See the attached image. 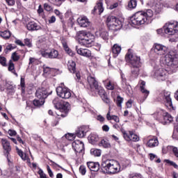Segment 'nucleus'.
<instances>
[{"label": "nucleus", "mask_w": 178, "mask_h": 178, "mask_svg": "<svg viewBox=\"0 0 178 178\" xmlns=\"http://www.w3.org/2000/svg\"><path fill=\"white\" fill-rule=\"evenodd\" d=\"M76 38L80 45L90 47V45L94 42L95 36L92 33H90L87 31H80L76 33Z\"/></svg>", "instance_id": "nucleus-3"}, {"label": "nucleus", "mask_w": 178, "mask_h": 178, "mask_svg": "<svg viewBox=\"0 0 178 178\" xmlns=\"http://www.w3.org/2000/svg\"><path fill=\"white\" fill-rule=\"evenodd\" d=\"M172 152H173L175 156H176V158L178 160V148L175 147V146H173V147H172Z\"/></svg>", "instance_id": "nucleus-57"}, {"label": "nucleus", "mask_w": 178, "mask_h": 178, "mask_svg": "<svg viewBox=\"0 0 178 178\" xmlns=\"http://www.w3.org/2000/svg\"><path fill=\"white\" fill-rule=\"evenodd\" d=\"M174 146H167L163 147L162 149L163 154H168V152H170V151H172Z\"/></svg>", "instance_id": "nucleus-47"}, {"label": "nucleus", "mask_w": 178, "mask_h": 178, "mask_svg": "<svg viewBox=\"0 0 178 178\" xmlns=\"http://www.w3.org/2000/svg\"><path fill=\"white\" fill-rule=\"evenodd\" d=\"M107 26L111 30L118 31L123 27V23L119 19H117L114 16H108L106 20Z\"/></svg>", "instance_id": "nucleus-5"}, {"label": "nucleus", "mask_w": 178, "mask_h": 178, "mask_svg": "<svg viewBox=\"0 0 178 178\" xmlns=\"http://www.w3.org/2000/svg\"><path fill=\"white\" fill-rule=\"evenodd\" d=\"M89 141H90L91 144H95L98 140H99V138L98 137V135L95 134H91L89 138Z\"/></svg>", "instance_id": "nucleus-37"}, {"label": "nucleus", "mask_w": 178, "mask_h": 178, "mask_svg": "<svg viewBox=\"0 0 178 178\" xmlns=\"http://www.w3.org/2000/svg\"><path fill=\"white\" fill-rule=\"evenodd\" d=\"M12 58L14 62H17V60L20 59V56H19V55H17V53L16 52L13 53Z\"/></svg>", "instance_id": "nucleus-54"}, {"label": "nucleus", "mask_w": 178, "mask_h": 178, "mask_svg": "<svg viewBox=\"0 0 178 178\" xmlns=\"http://www.w3.org/2000/svg\"><path fill=\"white\" fill-rule=\"evenodd\" d=\"M88 131V127L86 126H82L76 129L75 136H76V137H79V138H83V137H86V134H87Z\"/></svg>", "instance_id": "nucleus-19"}, {"label": "nucleus", "mask_w": 178, "mask_h": 178, "mask_svg": "<svg viewBox=\"0 0 178 178\" xmlns=\"http://www.w3.org/2000/svg\"><path fill=\"white\" fill-rule=\"evenodd\" d=\"M100 147H104V148H109L111 147V143L107 140L103 139L99 143Z\"/></svg>", "instance_id": "nucleus-42"}, {"label": "nucleus", "mask_w": 178, "mask_h": 178, "mask_svg": "<svg viewBox=\"0 0 178 178\" xmlns=\"http://www.w3.org/2000/svg\"><path fill=\"white\" fill-rule=\"evenodd\" d=\"M54 12L55 15H56V16H58V17H60V19H62V17H63L62 13H60V11H59V10L55 9Z\"/></svg>", "instance_id": "nucleus-60"}, {"label": "nucleus", "mask_w": 178, "mask_h": 178, "mask_svg": "<svg viewBox=\"0 0 178 178\" xmlns=\"http://www.w3.org/2000/svg\"><path fill=\"white\" fill-rule=\"evenodd\" d=\"M55 22H56V17H55V16L54 15L49 19V23L50 24H51L52 23H55Z\"/></svg>", "instance_id": "nucleus-61"}, {"label": "nucleus", "mask_w": 178, "mask_h": 178, "mask_svg": "<svg viewBox=\"0 0 178 178\" xmlns=\"http://www.w3.org/2000/svg\"><path fill=\"white\" fill-rule=\"evenodd\" d=\"M97 120L100 122V123H104L105 122V118H104L102 115H99L97 117Z\"/></svg>", "instance_id": "nucleus-58"}, {"label": "nucleus", "mask_w": 178, "mask_h": 178, "mask_svg": "<svg viewBox=\"0 0 178 178\" xmlns=\"http://www.w3.org/2000/svg\"><path fill=\"white\" fill-rule=\"evenodd\" d=\"M8 70L9 72H11L15 74V76H17V73H16V71L15 70V64L12 60H10L9 64H8Z\"/></svg>", "instance_id": "nucleus-40"}, {"label": "nucleus", "mask_w": 178, "mask_h": 178, "mask_svg": "<svg viewBox=\"0 0 178 178\" xmlns=\"http://www.w3.org/2000/svg\"><path fill=\"white\" fill-rule=\"evenodd\" d=\"M154 51L156 55L162 56V55L168 54V47L161 44H155Z\"/></svg>", "instance_id": "nucleus-12"}, {"label": "nucleus", "mask_w": 178, "mask_h": 178, "mask_svg": "<svg viewBox=\"0 0 178 178\" xmlns=\"http://www.w3.org/2000/svg\"><path fill=\"white\" fill-rule=\"evenodd\" d=\"M128 6L130 9H134L137 6V0H130Z\"/></svg>", "instance_id": "nucleus-46"}, {"label": "nucleus", "mask_w": 178, "mask_h": 178, "mask_svg": "<svg viewBox=\"0 0 178 178\" xmlns=\"http://www.w3.org/2000/svg\"><path fill=\"white\" fill-rule=\"evenodd\" d=\"M65 138H67V140H69V141H72L74 140V138H76V135L74 134H65Z\"/></svg>", "instance_id": "nucleus-48"}, {"label": "nucleus", "mask_w": 178, "mask_h": 178, "mask_svg": "<svg viewBox=\"0 0 178 178\" xmlns=\"http://www.w3.org/2000/svg\"><path fill=\"white\" fill-rule=\"evenodd\" d=\"M103 83L106 90H109L111 91H113V90H115V88L116 87V83L111 80L110 79H107L103 81Z\"/></svg>", "instance_id": "nucleus-23"}, {"label": "nucleus", "mask_w": 178, "mask_h": 178, "mask_svg": "<svg viewBox=\"0 0 178 178\" xmlns=\"http://www.w3.org/2000/svg\"><path fill=\"white\" fill-rule=\"evenodd\" d=\"M88 83L90 86V90L94 91V89L96 87H98V81L95 79L94 76H88Z\"/></svg>", "instance_id": "nucleus-26"}, {"label": "nucleus", "mask_w": 178, "mask_h": 178, "mask_svg": "<svg viewBox=\"0 0 178 178\" xmlns=\"http://www.w3.org/2000/svg\"><path fill=\"white\" fill-rule=\"evenodd\" d=\"M87 165L92 172H98V170H99V163H94L90 161L87 163Z\"/></svg>", "instance_id": "nucleus-27"}, {"label": "nucleus", "mask_w": 178, "mask_h": 178, "mask_svg": "<svg viewBox=\"0 0 178 178\" xmlns=\"http://www.w3.org/2000/svg\"><path fill=\"white\" fill-rule=\"evenodd\" d=\"M164 64L169 67H178V58L176 53L173 51H169L164 57Z\"/></svg>", "instance_id": "nucleus-4"}, {"label": "nucleus", "mask_w": 178, "mask_h": 178, "mask_svg": "<svg viewBox=\"0 0 178 178\" xmlns=\"http://www.w3.org/2000/svg\"><path fill=\"white\" fill-rule=\"evenodd\" d=\"M159 142L156 138H153L149 140L147 143V147L149 148H154V147H158Z\"/></svg>", "instance_id": "nucleus-30"}, {"label": "nucleus", "mask_w": 178, "mask_h": 178, "mask_svg": "<svg viewBox=\"0 0 178 178\" xmlns=\"http://www.w3.org/2000/svg\"><path fill=\"white\" fill-rule=\"evenodd\" d=\"M154 76L159 81H165L168 79V71L161 66H156L153 71Z\"/></svg>", "instance_id": "nucleus-9"}, {"label": "nucleus", "mask_w": 178, "mask_h": 178, "mask_svg": "<svg viewBox=\"0 0 178 178\" xmlns=\"http://www.w3.org/2000/svg\"><path fill=\"white\" fill-rule=\"evenodd\" d=\"M94 12H97L99 15L104 12V3H102V1L100 0L97 2L94 8Z\"/></svg>", "instance_id": "nucleus-29"}, {"label": "nucleus", "mask_w": 178, "mask_h": 178, "mask_svg": "<svg viewBox=\"0 0 178 178\" xmlns=\"http://www.w3.org/2000/svg\"><path fill=\"white\" fill-rule=\"evenodd\" d=\"M113 129H115L116 130H120V131H122V130H124L122 127V125L120 124H119V122H116L115 124H114L113 125Z\"/></svg>", "instance_id": "nucleus-52"}, {"label": "nucleus", "mask_w": 178, "mask_h": 178, "mask_svg": "<svg viewBox=\"0 0 178 178\" xmlns=\"http://www.w3.org/2000/svg\"><path fill=\"white\" fill-rule=\"evenodd\" d=\"M118 6H119V3H114L113 4H111L110 6L108 7V9H115V8H118Z\"/></svg>", "instance_id": "nucleus-63"}, {"label": "nucleus", "mask_w": 178, "mask_h": 178, "mask_svg": "<svg viewBox=\"0 0 178 178\" xmlns=\"http://www.w3.org/2000/svg\"><path fill=\"white\" fill-rule=\"evenodd\" d=\"M163 98L167 108H173L172 98L170 97V92L164 90L163 92Z\"/></svg>", "instance_id": "nucleus-15"}, {"label": "nucleus", "mask_w": 178, "mask_h": 178, "mask_svg": "<svg viewBox=\"0 0 178 178\" xmlns=\"http://www.w3.org/2000/svg\"><path fill=\"white\" fill-rule=\"evenodd\" d=\"M35 97L40 99H45L48 97V92L44 88H38L35 92Z\"/></svg>", "instance_id": "nucleus-24"}, {"label": "nucleus", "mask_w": 178, "mask_h": 178, "mask_svg": "<svg viewBox=\"0 0 178 178\" xmlns=\"http://www.w3.org/2000/svg\"><path fill=\"white\" fill-rule=\"evenodd\" d=\"M96 92H98L99 95L102 99V101L105 102L106 104H109L111 101L108 98V96H106V92H105V90L102 86H99V85L97 86L95 89Z\"/></svg>", "instance_id": "nucleus-13"}, {"label": "nucleus", "mask_w": 178, "mask_h": 178, "mask_svg": "<svg viewBox=\"0 0 178 178\" xmlns=\"http://www.w3.org/2000/svg\"><path fill=\"white\" fill-rule=\"evenodd\" d=\"M6 2L9 6H13L15 5V0H6Z\"/></svg>", "instance_id": "nucleus-64"}, {"label": "nucleus", "mask_w": 178, "mask_h": 178, "mask_svg": "<svg viewBox=\"0 0 178 178\" xmlns=\"http://www.w3.org/2000/svg\"><path fill=\"white\" fill-rule=\"evenodd\" d=\"M76 51L81 56H85V58H91L92 56L91 51L88 49L79 48V46H76Z\"/></svg>", "instance_id": "nucleus-17"}, {"label": "nucleus", "mask_w": 178, "mask_h": 178, "mask_svg": "<svg viewBox=\"0 0 178 178\" xmlns=\"http://www.w3.org/2000/svg\"><path fill=\"white\" fill-rule=\"evenodd\" d=\"M131 178H143V175H141V174L135 173L131 175Z\"/></svg>", "instance_id": "nucleus-62"}, {"label": "nucleus", "mask_w": 178, "mask_h": 178, "mask_svg": "<svg viewBox=\"0 0 178 178\" xmlns=\"http://www.w3.org/2000/svg\"><path fill=\"white\" fill-rule=\"evenodd\" d=\"M121 132L123 134V138L126 141H128V143H130V141H133L134 143L140 141V137H138L137 134L133 133L131 131H129L127 133L124 129H121Z\"/></svg>", "instance_id": "nucleus-11"}, {"label": "nucleus", "mask_w": 178, "mask_h": 178, "mask_svg": "<svg viewBox=\"0 0 178 178\" xmlns=\"http://www.w3.org/2000/svg\"><path fill=\"white\" fill-rule=\"evenodd\" d=\"M44 104H45V99L44 98H38L33 100V105L35 106H42Z\"/></svg>", "instance_id": "nucleus-35"}, {"label": "nucleus", "mask_w": 178, "mask_h": 178, "mask_svg": "<svg viewBox=\"0 0 178 178\" xmlns=\"http://www.w3.org/2000/svg\"><path fill=\"white\" fill-rule=\"evenodd\" d=\"M0 35L3 38H4V40H8V39L10 38V31H4L3 32H0Z\"/></svg>", "instance_id": "nucleus-41"}, {"label": "nucleus", "mask_w": 178, "mask_h": 178, "mask_svg": "<svg viewBox=\"0 0 178 178\" xmlns=\"http://www.w3.org/2000/svg\"><path fill=\"white\" fill-rule=\"evenodd\" d=\"M124 74H121V78L122 80V88H124L125 92L128 94V95H131L133 94V90L131 89V86L130 85H127L126 82V79L123 78Z\"/></svg>", "instance_id": "nucleus-22"}, {"label": "nucleus", "mask_w": 178, "mask_h": 178, "mask_svg": "<svg viewBox=\"0 0 178 178\" xmlns=\"http://www.w3.org/2000/svg\"><path fill=\"white\" fill-rule=\"evenodd\" d=\"M163 29L165 34H167V35H175L178 33V22H168L165 24Z\"/></svg>", "instance_id": "nucleus-6"}, {"label": "nucleus", "mask_w": 178, "mask_h": 178, "mask_svg": "<svg viewBox=\"0 0 178 178\" xmlns=\"http://www.w3.org/2000/svg\"><path fill=\"white\" fill-rule=\"evenodd\" d=\"M1 144H2L4 151H6L7 152V159H8V162H10V160L9 159V152H10V151L12 149V148L10 147V143H9V141H8V140H6L5 138H2Z\"/></svg>", "instance_id": "nucleus-20"}, {"label": "nucleus", "mask_w": 178, "mask_h": 178, "mask_svg": "<svg viewBox=\"0 0 178 178\" xmlns=\"http://www.w3.org/2000/svg\"><path fill=\"white\" fill-rule=\"evenodd\" d=\"M72 148L75 152L81 154L84 151V143L79 140H74L72 143Z\"/></svg>", "instance_id": "nucleus-14"}, {"label": "nucleus", "mask_w": 178, "mask_h": 178, "mask_svg": "<svg viewBox=\"0 0 178 178\" xmlns=\"http://www.w3.org/2000/svg\"><path fill=\"white\" fill-rule=\"evenodd\" d=\"M90 154L93 156H101V149L92 148L90 149Z\"/></svg>", "instance_id": "nucleus-39"}, {"label": "nucleus", "mask_w": 178, "mask_h": 178, "mask_svg": "<svg viewBox=\"0 0 178 178\" xmlns=\"http://www.w3.org/2000/svg\"><path fill=\"white\" fill-rule=\"evenodd\" d=\"M139 86L140 92H142V94H144V97L142 100V102H144L148 97V95H149V90L145 88V81H140Z\"/></svg>", "instance_id": "nucleus-18"}, {"label": "nucleus", "mask_w": 178, "mask_h": 178, "mask_svg": "<svg viewBox=\"0 0 178 178\" xmlns=\"http://www.w3.org/2000/svg\"><path fill=\"white\" fill-rule=\"evenodd\" d=\"M50 3H52L55 6H60L62 3L65 2L66 0H48Z\"/></svg>", "instance_id": "nucleus-43"}, {"label": "nucleus", "mask_w": 178, "mask_h": 178, "mask_svg": "<svg viewBox=\"0 0 178 178\" xmlns=\"http://www.w3.org/2000/svg\"><path fill=\"white\" fill-rule=\"evenodd\" d=\"M79 173L82 175V176H84L86 173H87V170L84 165H81L79 167Z\"/></svg>", "instance_id": "nucleus-50"}, {"label": "nucleus", "mask_w": 178, "mask_h": 178, "mask_svg": "<svg viewBox=\"0 0 178 178\" xmlns=\"http://www.w3.org/2000/svg\"><path fill=\"white\" fill-rule=\"evenodd\" d=\"M77 22L80 27H90L91 26V22L87 17H80L77 19Z\"/></svg>", "instance_id": "nucleus-21"}, {"label": "nucleus", "mask_w": 178, "mask_h": 178, "mask_svg": "<svg viewBox=\"0 0 178 178\" xmlns=\"http://www.w3.org/2000/svg\"><path fill=\"white\" fill-rule=\"evenodd\" d=\"M140 67H133L131 70V74L134 76V77L138 76V72H140V69H138Z\"/></svg>", "instance_id": "nucleus-45"}, {"label": "nucleus", "mask_w": 178, "mask_h": 178, "mask_svg": "<svg viewBox=\"0 0 178 178\" xmlns=\"http://www.w3.org/2000/svg\"><path fill=\"white\" fill-rule=\"evenodd\" d=\"M49 58L50 59H55L56 58H58L59 55V52H58L57 50L51 49V51H49Z\"/></svg>", "instance_id": "nucleus-38"}, {"label": "nucleus", "mask_w": 178, "mask_h": 178, "mask_svg": "<svg viewBox=\"0 0 178 178\" xmlns=\"http://www.w3.org/2000/svg\"><path fill=\"white\" fill-rule=\"evenodd\" d=\"M106 119L107 120H114L115 123H119V122H120V120L118 115H111V107H109V111L106 114Z\"/></svg>", "instance_id": "nucleus-31"}, {"label": "nucleus", "mask_w": 178, "mask_h": 178, "mask_svg": "<svg viewBox=\"0 0 178 178\" xmlns=\"http://www.w3.org/2000/svg\"><path fill=\"white\" fill-rule=\"evenodd\" d=\"M20 86L22 87V91L24 92L25 87H26V83L24 81V78H23V77H21Z\"/></svg>", "instance_id": "nucleus-53"}, {"label": "nucleus", "mask_w": 178, "mask_h": 178, "mask_svg": "<svg viewBox=\"0 0 178 178\" xmlns=\"http://www.w3.org/2000/svg\"><path fill=\"white\" fill-rule=\"evenodd\" d=\"M0 63L2 66H6V58L3 56H0Z\"/></svg>", "instance_id": "nucleus-56"}, {"label": "nucleus", "mask_w": 178, "mask_h": 178, "mask_svg": "<svg viewBox=\"0 0 178 178\" xmlns=\"http://www.w3.org/2000/svg\"><path fill=\"white\" fill-rule=\"evenodd\" d=\"M26 29L29 31H37L41 30V26L35 22H30L26 24Z\"/></svg>", "instance_id": "nucleus-25"}, {"label": "nucleus", "mask_w": 178, "mask_h": 178, "mask_svg": "<svg viewBox=\"0 0 178 178\" xmlns=\"http://www.w3.org/2000/svg\"><path fill=\"white\" fill-rule=\"evenodd\" d=\"M125 59L128 63H130L133 67H140L141 66V59L137 54L131 53L130 50L128 51L125 56Z\"/></svg>", "instance_id": "nucleus-7"}, {"label": "nucleus", "mask_w": 178, "mask_h": 178, "mask_svg": "<svg viewBox=\"0 0 178 178\" xmlns=\"http://www.w3.org/2000/svg\"><path fill=\"white\" fill-rule=\"evenodd\" d=\"M41 55L44 58H49V52H47V51H41Z\"/></svg>", "instance_id": "nucleus-59"}, {"label": "nucleus", "mask_w": 178, "mask_h": 178, "mask_svg": "<svg viewBox=\"0 0 178 178\" xmlns=\"http://www.w3.org/2000/svg\"><path fill=\"white\" fill-rule=\"evenodd\" d=\"M163 120L164 121L163 122V123H172V122H173V117H172V115H170V114L168 113H164Z\"/></svg>", "instance_id": "nucleus-34"}, {"label": "nucleus", "mask_w": 178, "mask_h": 178, "mask_svg": "<svg viewBox=\"0 0 178 178\" xmlns=\"http://www.w3.org/2000/svg\"><path fill=\"white\" fill-rule=\"evenodd\" d=\"M123 103V98L120 96L117 97V105L120 108H122V104Z\"/></svg>", "instance_id": "nucleus-51"}, {"label": "nucleus", "mask_w": 178, "mask_h": 178, "mask_svg": "<svg viewBox=\"0 0 178 178\" xmlns=\"http://www.w3.org/2000/svg\"><path fill=\"white\" fill-rule=\"evenodd\" d=\"M44 10H47V12H51V10H52V6H49V4L45 3L44 4Z\"/></svg>", "instance_id": "nucleus-55"}, {"label": "nucleus", "mask_w": 178, "mask_h": 178, "mask_svg": "<svg viewBox=\"0 0 178 178\" xmlns=\"http://www.w3.org/2000/svg\"><path fill=\"white\" fill-rule=\"evenodd\" d=\"M24 44L28 47V48H31V47H33V44L31 43V41H30V39L29 38L24 39Z\"/></svg>", "instance_id": "nucleus-49"}, {"label": "nucleus", "mask_w": 178, "mask_h": 178, "mask_svg": "<svg viewBox=\"0 0 178 178\" xmlns=\"http://www.w3.org/2000/svg\"><path fill=\"white\" fill-rule=\"evenodd\" d=\"M17 154L22 159V161H26L28 163H31V162L30 161V158L27 156L26 153H24L23 151L20 149H17Z\"/></svg>", "instance_id": "nucleus-32"}, {"label": "nucleus", "mask_w": 178, "mask_h": 178, "mask_svg": "<svg viewBox=\"0 0 178 178\" xmlns=\"http://www.w3.org/2000/svg\"><path fill=\"white\" fill-rule=\"evenodd\" d=\"M53 104L55 106V108H56V109H59L60 112H64L65 115L63 114H60V115H58V116H61L62 118H65L66 116V113H67V112H69V102H64L63 104H61L60 102H59V98L56 97L54 100H53Z\"/></svg>", "instance_id": "nucleus-8"}, {"label": "nucleus", "mask_w": 178, "mask_h": 178, "mask_svg": "<svg viewBox=\"0 0 178 178\" xmlns=\"http://www.w3.org/2000/svg\"><path fill=\"white\" fill-rule=\"evenodd\" d=\"M154 16V11L148 9L144 11H138L131 17V23L133 26H141L145 24L147 22H149Z\"/></svg>", "instance_id": "nucleus-1"}, {"label": "nucleus", "mask_w": 178, "mask_h": 178, "mask_svg": "<svg viewBox=\"0 0 178 178\" xmlns=\"http://www.w3.org/2000/svg\"><path fill=\"white\" fill-rule=\"evenodd\" d=\"M101 168L104 173L108 175H116L121 170L120 163L113 159H103Z\"/></svg>", "instance_id": "nucleus-2"}, {"label": "nucleus", "mask_w": 178, "mask_h": 178, "mask_svg": "<svg viewBox=\"0 0 178 178\" xmlns=\"http://www.w3.org/2000/svg\"><path fill=\"white\" fill-rule=\"evenodd\" d=\"M56 92L58 97H60V98H63V99H69V98L72 97V92H70V89L65 86H58L56 88Z\"/></svg>", "instance_id": "nucleus-10"}, {"label": "nucleus", "mask_w": 178, "mask_h": 178, "mask_svg": "<svg viewBox=\"0 0 178 178\" xmlns=\"http://www.w3.org/2000/svg\"><path fill=\"white\" fill-rule=\"evenodd\" d=\"M149 5L156 13H159L162 10V3L158 0H150Z\"/></svg>", "instance_id": "nucleus-16"}, {"label": "nucleus", "mask_w": 178, "mask_h": 178, "mask_svg": "<svg viewBox=\"0 0 178 178\" xmlns=\"http://www.w3.org/2000/svg\"><path fill=\"white\" fill-rule=\"evenodd\" d=\"M67 67L71 73H74V72H76V63L72 60H69Z\"/></svg>", "instance_id": "nucleus-33"}, {"label": "nucleus", "mask_w": 178, "mask_h": 178, "mask_svg": "<svg viewBox=\"0 0 178 178\" xmlns=\"http://www.w3.org/2000/svg\"><path fill=\"white\" fill-rule=\"evenodd\" d=\"M63 47L65 51L67 52V54H68V55H70V56H73L74 55L73 51L70 50V49L69 48L66 42H63Z\"/></svg>", "instance_id": "nucleus-44"}, {"label": "nucleus", "mask_w": 178, "mask_h": 178, "mask_svg": "<svg viewBox=\"0 0 178 178\" xmlns=\"http://www.w3.org/2000/svg\"><path fill=\"white\" fill-rule=\"evenodd\" d=\"M99 35L103 40H108V38H109V33L106 29H101L99 31Z\"/></svg>", "instance_id": "nucleus-36"}, {"label": "nucleus", "mask_w": 178, "mask_h": 178, "mask_svg": "<svg viewBox=\"0 0 178 178\" xmlns=\"http://www.w3.org/2000/svg\"><path fill=\"white\" fill-rule=\"evenodd\" d=\"M122 51V47L119 46L118 44H115L112 47V52L113 54V57L117 58V56L120 54Z\"/></svg>", "instance_id": "nucleus-28"}]
</instances>
